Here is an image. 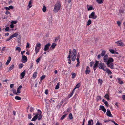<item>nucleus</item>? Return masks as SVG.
<instances>
[{"label":"nucleus","mask_w":125,"mask_h":125,"mask_svg":"<svg viewBox=\"0 0 125 125\" xmlns=\"http://www.w3.org/2000/svg\"><path fill=\"white\" fill-rule=\"evenodd\" d=\"M51 44L48 43L45 46L44 50L45 51H46L48 50L49 48V47L50 46Z\"/></svg>","instance_id":"nucleus-11"},{"label":"nucleus","mask_w":125,"mask_h":125,"mask_svg":"<svg viewBox=\"0 0 125 125\" xmlns=\"http://www.w3.org/2000/svg\"><path fill=\"white\" fill-rule=\"evenodd\" d=\"M11 60V58L10 56H9L6 62V65H8L9 64V63L10 62Z\"/></svg>","instance_id":"nucleus-17"},{"label":"nucleus","mask_w":125,"mask_h":125,"mask_svg":"<svg viewBox=\"0 0 125 125\" xmlns=\"http://www.w3.org/2000/svg\"><path fill=\"white\" fill-rule=\"evenodd\" d=\"M121 41H122V40H120V41H116L115 42V43L116 44L117 46H124V44L123 42H119Z\"/></svg>","instance_id":"nucleus-7"},{"label":"nucleus","mask_w":125,"mask_h":125,"mask_svg":"<svg viewBox=\"0 0 125 125\" xmlns=\"http://www.w3.org/2000/svg\"><path fill=\"white\" fill-rule=\"evenodd\" d=\"M114 61L113 59L112 58H109L108 61L106 62V64L108 65L109 64H110L111 63H113V62Z\"/></svg>","instance_id":"nucleus-6"},{"label":"nucleus","mask_w":125,"mask_h":125,"mask_svg":"<svg viewBox=\"0 0 125 125\" xmlns=\"http://www.w3.org/2000/svg\"><path fill=\"white\" fill-rule=\"evenodd\" d=\"M117 23L118 26L120 27L121 24V22L119 21H117Z\"/></svg>","instance_id":"nucleus-43"},{"label":"nucleus","mask_w":125,"mask_h":125,"mask_svg":"<svg viewBox=\"0 0 125 125\" xmlns=\"http://www.w3.org/2000/svg\"><path fill=\"white\" fill-rule=\"evenodd\" d=\"M14 66L13 64H12L11 66L9 68V70H11L13 69L14 68Z\"/></svg>","instance_id":"nucleus-27"},{"label":"nucleus","mask_w":125,"mask_h":125,"mask_svg":"<svg viewBox=\"0 0 125 125\" xmlns=\"http://www.w3.org/2000/svg\"><path fill=\"white\" fill-rule=\"evenodd\" d=\"M12 91L13 92V93L15 94L16 95H17V93L16 92V90L14 89H12Z\"/></svg>","instance_id":"nucleus-37"},{"label":"nucleus","mask_w":125,"mask_h":125,"mask_svg":"<svg viewBox=\"0 0 125 125\" xmlns=\"http://www.w3.org/2000/svg\"><path fill=\"white\" fill-rule=\"evenodd\" d=\"M110 51L111 53L112 54H114V53L115 51L114 50L111 49L110 50Z\"/></svg>","instance_id":"nucleus-52"},{"label":"nucleus","mask_w":125,"mask_h":125,"mask_svg":"<svg viewBox=\"0 0 125 125\" xmlns=\"http://www.w3.org/2000/svg\"><path fill=\"white\" fill-rule=\"evenodd\" d=\"M41 45L40 43H37L36 44V46L35 47V52L36 54H37V53L39 51Z\"/></svg>","instance_id":"nucleus-5"},{"label":"nucleus","mask_w":125,"mask_h":125,"mask_svg":"<svg viewBox=\"0 0 125 125\" xmlns=\"http://www.w3.org/2000/svg\"><path fill=\"white\" fill-rule=\"evenodd\" d=\"M45 93L46 95H47L48 93V90H45Z\"/></svg>","instance_id":"nucleus-58"},{"label":"nucleus","mask_w":125,"mask_h":125,"mask_svg":"<svg viewBox=\"0 0 125 125\" xmlns=\"http://www.w3.org/2000/svg\"><path fill=\"white\" fill-rule=\"evenodd\" d=\"M76 56H74L71 55L72 60L73 61H74L75 60Z\"/></svg>","instance_id":"nucleus-24"},{"label":"nucleus","mask_w":125,"mask_h":125,"mask_svg":"<svg viewBox=\"0 0 125 125\" xmlns=\"http://www.w3.org/2000/svg\"><path fill=\"white\" fill-rule=\"evenodd\" d=\"M102 125V124H100L99 122H98L96 124V125Z\"/></svg>","instance_id":"nucleus-61"},{"label":"nucleus","mask_w":125,"mask_h":125,"mask_svg":"<svg viewBox=\"0 0 125 125\" xmlns=\"http://www.w3.org/2000/svg\"><path fill=\"white\" fill-rule=\"evenodd\" d=\"M74 91V90H73V91L72 92L71 94H70V97H71L72 96V95H73V94Z\"/></svg>","instance_id":"nucleus-49"},{"label":"nucleus","mask_w":125,"mask_h":125,"mask_svg":"<svg viewBox=\"0 0 125 125\" xmlns=\"http://www.w3.org/2000/svg\"><path fill=\"white\" fill-rule=\"evenodd\" d=\"M80 86V84L79 83L76 86L75 88L73 89V90L74 91L75 89L76 88H78Z\"/></svg>","instance_id":"nucleus-31"},{"label":"nucleus","mask_w":125,"mask_h":125,"mask_svg":"<svg viewBox=\"0 0 125 125\" xmlns=\"http://www.w3.org/2000/svg\"><path fill=\"white\" fill-rule=\"evenodd\" d=\"M98 64V61H96V63L94 64V66H93V69H94V71H95V70H96V67L97 66Z\"/></svg>","instance_id":"nucleus-14"},{"label":"nucleus","mask_w":125,"mask_h":125,"mask_svg":"<svg viewBox=\"0 0 125 125\" xmlns=\"http://www.w3.org/2000/svg\"><path fill=\"white\" fill-rule=\"evenodd\" d=\"M106 71V72H107L108 74H112V72L110 71V70L108 68H106V70L105 71Z\"/></svg>","instance_id":"nucleus-25"},{"label":"nucleus","mask_w":125,"mask_h":125,"mask_svg":"<svg viewBox=\"0 0 125 125\" xmlns=\"http://www.w3.org/2000/svg\"><path fill=\"white\" fill-rule=\"evenodd\" d=\"M107 65L108 66V67L110 68L111 69H114V66L113 63H111L110 64H109Z\"/></svg>","instance_id":"nucleus-20"},{"label":"nucleus","mask_w":125,"mask_h":125,"mask_svg":"<svg viewBox=\"0 0 125 125\" xmlns=\"http://www.w3.org/2000/svg\"><path fill=\"white\" fill-rule=\"evenodd\" d=\"M10 26L11 28H14V26L13 24H12L10 25Z\"/></svg>","instance_id":"nucleus-62"},{"label":"nucleus","mask_w":125,"mask_h":125,"mask_svg":"<svg viewBox=\"0 0 125 125\" xmlns=\"http://www.w3.org/2000/svg\"><path fill=\"white\" fill-rule=\"evenodd\" d=\"M69 117L70 119H72L73 118L72 116L71 113H70L69 115Z\"/></svg>","instance_id":"nucleus-44"},{"label":"nucleus","mask_w":125,"mask_h":125,"mask_svg":"<svg viewBox=\"0 0 125 125\" xmlns=\"http://www.w3.org/2000/svg\"><path fill=\"white\" fill-rule=\"evenodd\" d=\"M76 51L75 49H74L72 51V55L76 56Z\"/></svg>","instance_id":"nucleus-18"},{"label":"nucleus","mask_w":125,"mask_h":125,"mask_svg":"<svg viewBox=\"0 0 125 125\" xmlns=\"http://www.w3.org/2000/svg\"><path fill=\"white\" fill-rule=\"evenodd\" d=\"M9 30V27H6V28H5V30L6 31H8Z\"/></svg>","instance_id":"nucleus-54"},{"label":"nucleus","mask_w":125,"mask_h":125,"mask_svg":"<svg viewBox=\"0 0 125 125\" xmlns=\"http://www.w3.org/2000/svg\"><path fill=\"white\" fill-rule=\"evenodd\" d=\"M90 72V69L88 66H87L85 71V73L86 74H89Z\"/></svg>","instance_id":"nucleus-12"},{"label":"nucleus","mask_w":125,"mask_h":125,"mask_svg":"<svg viewBox=\"0 0 125 125\" xmlns=\"http://www.w3.org/2000/svg\"><path fill=\"white\" fill-rule=\"evenodd\" d=\"M34 110L33 108L31 107L30 108V111L31 112H32Z\"/></svg>","instance_id":"nucleus-56"},{"label":"nucleus","mask_w":125,"mask_h":125,"mask_svg":"<svg viewBox=\"0 0 125 125\" xmlns=\"http://www.w3.org/2000/svg\"><path fill=\"white\" fill-rule=\"evenodd\" d=\"M37 73L36 72H35L33 75V77L34 78H35L37 75Z\"/></svg>","instance_id":"nucleus-38"},{"label":"nucleus","mask_w":125,"mask_h":125,"mask_svg":"<svg viewBox=\"0 0 125 125\" xmlns=\"http://www.w3.org/2000/svg\"><path fill=\"white\" fill-rule=\"evenodd\" d=\"M56 45V44L55 43H53L52 44L51 48H52V49H54L55 47V46Z\"/></svg>","instance_id":"nucleus-26"},{"label":"nucleus","mask_w":125,"mask_h":125,"mask_svg":"<svg viewBox=\"0 0 125 125\" xmlns=\"http://www.w3.org/2000/svg\"><path fill=\"white\" fill-rule=\"evenodd\" d=\"M118 80V83L120 84H123V81L121 80V79L120 78H117Z\"/></svg>","instance_id":"nucleus-23"},{"label":"nucleus","mask_w":125,"mask_h":125,"mask_svg":"<svg viewBox=\"0 0 125 125\" xmlns=\"http://www.w3.org/2000/svg\"><path fill=\"white\" fill-rule=\"evenodd\" d=\"M15 99H16L18 100H20L21 99V98L19 96H16L15 97Z\"/></svg>","instance_id":"nucleus-40"},{"label":"nucleus","mask_w":125,"mask_h":125,"mask_svg":"<svg viewBox=\"0 0 125 125\" xmlns=\"http://www.w3.org/2000/svg\"><path fill=\"white\" fill-rule=\"evenodd\" d=\"M99 68L103 69L104 71H105L106 67V66L103 63L100 62L99 63Z\"/></svg>","instance_id":"nucleus-3"},{"label":"nucleus","mask_w":125,"mask_h":125,"mask_svg":"<svg viewBox=\"0 0 125 125\" xmlns=\"http://www.w3.org/2000/svg\"><path fill=\"white\" fill-rule=\"evenodd\" d=\"M59 87V83H57V85H56L55 89H58Z\"/></svg>","instance_id":"nucleus-42"},{"label":"nucleus","mask_w":125,"mask_h":125,"mask_svg":"<svg viewBox=\"0 0 125 125\" xmlns=\"http://www.w3.org/2000/svg\"><path fill=\"white\" fill-rule=\"evenodd\" d=\"M17 23V22L16 21H12L11 22V24H16Z\"/></svg>","instance_id":"nucleus-53"},{"label":"nucleus","mask_w":125,"mask_h":125,"mask_svg":"<svg viewBox=\"0 0 125 125\" xmlns=\"http://www.w3.org/2000/svg\"><path fill=\"white\" fill-rule=\"evenodd\" d=\"M106 114L109 117H112L113 116L112 114L111 113L109 109H107Z\"/></svg>","instance_id":"nucleus-9"},{"label":"nucleus","mask_w":125,"mask_h":125,"mask_svg":"<svg viewBox=\"0 0 125 125\" xmlns=\"http://www.w3.org/2000/svg\"><path fill=\"white\" fill-rule=\"evenodd\" d=\"M15 49L16 50L18 51L19 52H20L21 50V48L19 47H17Z\"/></svg>","instance_id":"nucleus-41"},{"label":"nucleus","mask_w":125,"mask_h":125,"mask_svg":"<svg viewBox=\"0 0 125 125\" xmlns=\"http://www.w3.org/2000/svg\"><path fill=\"white\" fill-rule=\"evenodd\" d=\"M22 88V87L21 85H20L19 87L18 88L17 90V92L19 94L21 93L20 90Z\"/></svg>","instance_id":"nucleus-19"},{"label":"nucleus","mask_w":125,"mask_h":125,"mask_svg":"<svg viewBox=\"0 0 125 125\" xmlns=\"http://www.w3.org/2000/svg\"><path fill=\"white\" fill-rule=\"evenodd\" d=\"M12 38V37H11V36H10V37H9L8 39H7V40H6V41H9Z\"/></svg>","instance_id":"nucleus-57"},{"label":"nucleus","mask_w":125,"mask_h":125,"mask_svg":"<svg viewBox=\"0 0 125 125\" xmlns=\"http://www.w3.org/2000/svg\"><path fill=\"white\" fill-rule=\"evenodd\" d=\"M19 68L21 69V68H22L23 66V64H20L19 65Z\"/></svg>","instance_id":"nucleus-48"},{"label":"nucleus","mask_w":125,"mask_h":125,"mask_svg":"<svg viewBox=\"0 0 125 125\" xmlns=\"http://www.w3.org/2000/svg\"><path fill=\"white\" fill-rule=\"evenodd\" d=\"M122 98L123 100H125V95H124L122 96Z\"/></svg>","instance_id":"nucleus-63"},{"label":"nucleus","mask_w":125,"mask_h":125,"mask_svg":"<svg viewBox=\"0 0 125 125\" xmlns=\"http://www.w3.org/2000/svg\"><path fill=\"white\" fill-rule=\"evenodd\" d=\"M94 62H91L90 63V66L91 67H92L93 65L94 64Z\"/></svg>","instance_id":"nucleus-51"},{"label":"nucleus","mask_w":125,"mask_h":125,"mask_svg":"<svg viewBox=\"0 0 125 125\" xmlns=\"http://www.w3.org/2000/svg\"><path fill=\"white\" fill-rule=\"evenodd\" d=\"M105 54V52L104 50L102 51V53H101V55L102 56H104Z\"/></svg>","instance_id":"nucleus-33"},{"label":"nucleus","mask_w":125,"mask_h":125,"mask_svg":"<svg viewBox=\"0 0 125 125\" xmlns=\"http://www.w3.org/2000/svg\"><path fill=\"white\" fill-rule=\"evenodd\" d=\"M97 18V16L95 15V12H92L89 16V18H90L95 19Z\"/></svg>","instance_id":"nucleus-4"},{"label":"nucleus","mask_w":125,"mask_h":125,"mask_svg":"<svg viewBox=\"0 0 125 125\" xmlns=\"http://www.w3.org/2000/svg\"><path fill=\"white\" fill-rule=\"evenodd\" d=\"M100 108L101 110L104 112L105 113L106 112V109H105L104 106H100Z\"/></svg>","instance_id":"nucleus-16"},{"label":"nucleus","mask_w":125,"mask_h":125,"mask_svg":"<svg viewBox=\"0 0 125 125\" xmlns=\"http://www.w3.org/2000/svg\"><path fill=\"white\" fill-rule=\"evenodd\" d=\"M40 58L39 57V58H38L36 60V62H37V63H39V62L40 61Z\"/></svg>","instance_id":"nucleus-55"},{"label":"nucleus","mask_w":125,"mask_h":125,"mask_svg":"<svg viewBox=\"0 0 125 125\" xmlns=\"http://www.w3.org/2000/svg\"><path fill=\"white\" fill-rule=\"evenodd\" d=\"M71 74L72 75V78L73 79L76 76V74L74 73H72Z\"/></svg>","instance_id":"nucleus-34"},{"label":"nucleus","mask_w":125,"mask_h":125,"mask_svg":"<svg viewBox=\"0 0 125 125\" xmlns=\"http://www.w3.org/2000/svg\"><path fill=\"white\" fill-rule=\"evenodd\" d=\"M38 111H39V112L36 114V115L32 119V121H35L38 118V120H41L42 118V116L41 115L42 113L41 111L39 110H38Z\"/></svg>","instance_id":"nucleus-1"},{"label":"nucleus","mask_w":125,"mask_h":125,"mask_svg":"<svg viewBox=\"0 0 125 125\" xmlns=\"http://www.w3.org/2000/svg\"><path fill=\"white\" fill-rule=\"evenodd\" d=\"M97 98L98 100H100L101 99V97L100 96H98Z\"/></svg>","instance_id":"nucleus-64"},{"label":"nucleus","mask_w":125,"mask_h":125,"mask_svg":"<svg viewBox=\"0 0 125 125\" xmlns=\"http://www.w3.org/2000/svg\"><path fill=\"white\" fill-rule=\"evenodd\" d=\"M26 70H25L23 72H22L20 74V75L21 76V79H22L23 78L25 74Z\"/></svg>","instance_id":"nucleus-10"},{"label":"nucleus","mask_w":125,"mask_h":125,"mask_svg":"<svg viewBox=\"0 0 125 125\" xmlns=\"http://www.w3.org/2000/svg\"><path fill=\"white\" fill-rule=\"evenodd\" d=\"M71 49L69 50V54L68 55V57H67V58H71Z\"/></svg>","instance_id":"nucleus-35"},{"label":"nucleus","mask_w":125,"mask_h":125,"mask_svg":"<svg viewBox=\"0 0 125 125\" xmlns=\"http://www.w3.org/2000/svg\"><path fill=\"white\" fill-rule=\"evenodd\" d=\"M18 35V34L17 33H15L13 34L11 36L12 38L14 37H16Z\"/></svg>","instance_id":"nucleus-30"},{"label":"nucleus","mask_w":125,"mask_h":125,"mask_svg":"<svg viewBox=\"0 0 125 125\" xmlns=\"http://www.w3.org/2000/svg\"><path fill=\"white\" fill-rule=\"evenodd\" d=\"M93 9V7L92 6H91L89 8H88V11L91 10Z\"/></svg>","instance_id":"nucleus-46"},{"label":"nucleus","mask_w":125,"mask_h":125,"mask_svg":"<svg viewBox=\"0 0 125 125\" xmlns=\"http://www.w3.org/2000/svg\"><path fill=\"white\" fill-rule=\"evenodd\" d=\"M29 44L27 43V45L26 46V48H29Z\"/></svg>","instance_id":"nucleus-59"},{"label":"nucleus","mask_w":125,"mask_h":125,"mask_svg":"<svg viewBox=\"0 0 125 125\" xmlns=\"http://www.w3.org/2000/svg\"><path fill=\"white\" fill-rule=\"evenodd\" d=\"M105 97L106 99H107V100H110V99L109 98V95H108V94H106L105 96H104Z\"/></svg>","instance_id":"nucleus-32"},{"label":"nucleus","mask_w":125,"mask_h":125,"mask_svg":"<svg viewBox=\"0 0 125 125\" xmlns=\"http://www.w3.org/2000/svg\"><path fill=\"white\" fill-rule=\"evenodd\" d=\"M92 22L91 21V20L90 19L88 20L87 22V25L89 26V25Z\"/></svg>","instance_id":"nucleus-29"},{"label":"nucleus","mask_w":125,"mask_h":125,"mask_svg":"<svg viewBox=\"0 0 125 125\" xmlns=\"http://www.w3.org/2000/svg\"><path fill=\"white\" fill-rule=\"evenodd\" d=\"M93 124V120L92 119L88 121V125H92Z\"/></svg>","instance_id":"nucleus-22"},{"label":"nucleus","mask_w":125,"mask_h":125,"mask_svg":"<svg viewBox=\"0 0 125 125\" xmlns=\"http://www.w3.org/2000/svg\"><path fill=\"white\" fill-rule=\"evenodd\" d=\"M42 10L43 12H45L46 10V8L45 6H44L42 9Z\"/></svg>","instance_id":"nucleus-36"},{"label":"nucleus","mask_w":125,"mask_h":125,"mask_svg":"<svg viewBox=\"0 0 125 125\" xmlns=\"http://www.w3.org/2000/svg\"><path fill=\"white\" fill-rule=\"evenodd\" d=\"M14 84H11L10 85V87L11 88H12L14 86Z\"/></svg>","instance_id":"nucleus-60"},{"label":"nucleus","mask_w":125,"mask_h":125,"mask_svg":"<svg viewBox=\"0 0 125 125\" xmlns=\"http://www.w3.org/2000/svg\"><path fill=\"white\" fill-rule=\"evenodd\" d=\"M67 114H65L63 115L61 118V120H62L66 116Z\"/></svg>","instance_id":"nucleus-39"},{"label":"nucleus","mask_w":125,"mask_h":125,"mask_svg":"<svg viewBox=\"0 0 125 125\" xmlns=\"http://www.w3.org/2000/svg\"><path fill=\"white\" fill-rule=\"evenodd\" d=\"M97 2L99 4H102L103 3V0H96Z\"/></svg>","instance_id":"nucleus-28"},{"label":"nucleus","mask_w":125,"mask_h":125,"mask_svg":"<svg viewBox=\"0 0 125 125\" xmlns=\"http://www.w3.org/2000/svg\"><path fill=\"white\" fill-rule=\"evenodd\" d=\"M104 103L105 104V105L107 106L108 107V103L107 101H106L104 102Z\"/></svg>","instance_id":"nucleus-50"},{"label":"nucleus","mask_w":125,"mask_h":125,"mask_svg":"<svg viewBox=\"0 0 125 125\" xmlns=\"http://www.w3.org/2000/svg\"><path fill=\"white\" fill-rule=\"evenodd\" d=\"M60 3L59 2H57L55 5V7L53 11L54 12H57L60 10L61 7Z\"/></svg>","instance_id":"nucleus-2"},{"label":"nucleus","mask_w":125,"mask_h":125,"mask_svg":"<svg viewBox=\"0 0 125 125\" xmlns=\"http://www.w3.org/2000/svg\"><path fill=\"white\" fill-rule=\"evenodd\" d=\"M45 77V75H43L41 77V80H42Z\"/></svg>","instance_id":"nucleus-47"},{"label":"nucleus","mask_w":125,"mask_h":125,"mask_svg":"<svg viewBox=\"0 0 125 125\" xmlns=\"http://www.w3.org/2000/svg\"><path fill=\"white\" fill-rule=\"evenodd\" d=\"M32 3V0H30L29 3L28 5V6L29 7L28 8H27V10H29V9L30 8H31L32 6V5L31 4Z\"/></svg>","instance_id":"nucleus-15"},{"label":"nucleus","mask_w":125,"mask_h":125,"mask_svg":"<svg viewBox=\"0 0 125 125\" xmlns=\"http://www.w3.org/2000/svg\"><path fill=\"white\" fill-rule=\"evenodd\" d=\"M108 59V57L107 55H105L104 57L103 60L104 62H106L107 61V59Z\"/></svg>","instance_id":"nucleus-13"},{"label":"nucleus","mask_w":125,"mask_h":125,"mask_svg":"<svg viewBox=\"0 0 125 125\" xmlns=\"http://www.w3.org/2000/svg\"><path fill=\"white\" fill-rule=\"evenodd\" d=\"M31 117V114H28V118L29 119H30Z\"/></svg>","instance_id":"nucleus-45"},{"label":"nucleus","mask_w":125,"mask_h":125,"mask_svg":"<svg viewBox=\"0 0 125 125\" xmlns=\"http://www.w3.org/2000/svg\"><path fill=\"white\" fill-rule=\"evenodd\" d=\"M22 60L23 61L22 62L24 63H25L27 60V57L24 55H22Z\"/></svg>","instance_id":"nucleus-8"},{"label":"nucleus","mask_w":125,"mask_h":125,"mask_svg":"<svg viewBox=\"0 0 125 125\" xmlns=\"http://www.w3.org/2000/svg\"><path fill=\"white\" fill-rule=\"evenodd\" d=\"M98 83L100 84V85H101L102 84L103 81L102 79H99L98 80Z\"/></svg>","instance_id":"nucleus-21"}]
</instances>
